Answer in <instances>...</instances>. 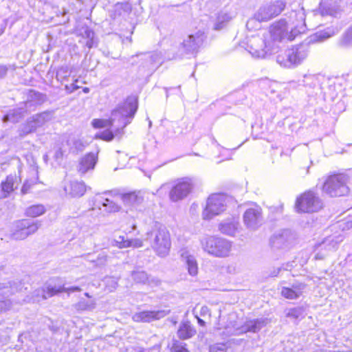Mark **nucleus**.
<instances>
[{
    "instance_id": "obj_1",
    "label": "nucleus",
    "mask_w": 352,
    "mask_h": 352,
    "mask_svg": "<svg viewBox=\"0 0 352 352\" xmlns=\"http://www.w3.org/2000/svg\"><path fill=\"white\" fill-rule=\"evenodd\" d=\"M307 29L305 10L303 8H299L289 13L288 21L284 19L274 23L266 36L275 50L276 43L293 41L297 35L305 33Z\"/></svg>"
},
{
    "instance_id": "obj_2",
    "label": "nucleus",
    "mask_w": 352,
    "mask_h": 352,
    "mask_svg": "<svg viewBox=\"0 0 352 352\" xmlns=\"http://www.w3.org/2000/svg\"><path fill=\"white\" fill-rule=\"evenodd\" d=\"M137 109V100L135 98L129 97L112 110L109 119L111 126L117 127L116 135L122 136L124 129L131 123Z\"/></svg>"
},
{
    "instance_id": "obj_3",
    "label": "nucleus",
    "mask_w": 352,
    "mask_h": 352,
    "mask_svg": "<svg viewBox=\"0 0 352 352\" xmlns=\"http://www.w3.org/2000/svg\"><path fill=\"white\" fill-rule=\"evenodd\" d=\"M146 235L150 239L151 248L158 256L163 257L168 254L171 245L170 236L164 226L155 223Z\"/></svg>"
},
{
    "instance_id": "obj_4",
    "label": "nucleus",
    "mask_w": 352,
    "mask_h": 352,
    "mask_svg": "<svg viewBox=\"0 0 352 352\" xmlns=\"http://www.w3.org/2000/svg\"><path fill=\"white\" fill-rule=\"evenodd\" d=\"M201 245L205 252L218 258L228 256L232 248V244L230 241L214 236L201 239Z\"/></svg>"
},
{
    "instance_id": "obj_5",
    "label": "nucleus",
    "mask_w": 352,
    "mask_h": 352,
    "mask_svg": "<svg viewBox=\"0 0 352 352\" xmlns=\"http://www.w3.org/2000/svg\"><path fill=\"white\" fill-rule=\"evenodd\" d=\"M349 177L342 173L329 176L322 186V191L332 197L348 195Z\"/></svg>"
},
{
    "instance_id": "obj_6",
    "label": "nucleus",
    "mask_w": 352,
    "mask_h": 352,
    "mask_svg": "<svg viewBox=\"0 0 352 352\" xmlns=\"http://www.w3.org/2000/svg\"><path fill=\"white\" fill-rule=\"evenodd\" d=\"M285 7V3L283 1H275L269 4L261 6L254 15V19L248 21L246 26L250 28L254 20L262 22L267 21L276 17L281 13Z\"/></svg>"
},
{
    "instance_id": "obj_7",
    "label": "nucleus",
    "mask_w": 352,
    "mask_h": 352,
    "mask_svg": "<svg viewBox=\"0 0 352 352\" xmlns=\"http://www.w3.org/2000/svg\"><path fill=\"white\" fill-rule=\"evenodd\" d=\"M247 50L255 58H264L274 51V45L266 36H252L248 41Z\"/></svg>"
},
{
    "instance_id": "obj_8",
    "label": "nucleus",
    "mask_w": 352,
    "mask_h": 352,
    "mask_svg": "<svg viewBox=\"0 0 352 352\" xmlns=\"http://www.w3.org/2000/svg\"><path fill=\"white\" fill-rule=\"evenodd\" d=\"M322 200L312 191H307L297 198L296 208L298 212H316L322 209Z\"/></svg>"
},
{
    "instance_id": "obj_9",
    "label": "nucleus",
    "mask_w": 352,
    "mask_h": 352,
    "mask_svg": "<svg viewBox=\"0 0 352 352\" xmlns=\"http://www.w3.org/2000/svg\"><path fill=\"white\" fill-rule=\"evenodd\" d=\"M41 222H30L28 219L18 220L13 223L11 238L14 240H23L30 235L34 234L40 228Z\"/></svg>"
},
{
    "instance_id": "obj_10",
    "label": "nucleus",
    "mask_w": 352,
    "mask_h": 352,
    "mask_svg": "<svg viewBox=\"0 0 352 352\" xmlns=\"http://www.w3.org/2000/svg\"><path fill=\"white\" fill-rule=\"evenodd\" d=\"M195 186V179L192 177H183L176 181L169 192L171 201L176 202L186 198Z\"/></svg>"
},
{
    "instance_id": "obj_11",
    "label": "nucleus",
    "mask_w": 352,
    "mask_h": 352,
    "mask_svg": "<svg viewBox=\"0 0 352 352\" xmlns=\"http://www.w3.org/2000/svg\"><path fill=\"white\" fill-rule=\"evenodd\" d=\"M226 197L221 194H213L207 200L206 206L203 211L204 219H210L219 214L226 209Z\"/></svg>"
},
{
    "instance_id": "obj_12",
    "label": "nucleus",
    "mask_w": 352,
    "mask_h": 352,
    "mask_svg": "<svg viewBox=\"0 0 352 352\" xmlns=\"http://www.w3.org/2000/svg\"><path fill=\"white\" fill-rule=\"evenodd\" d=\"M52 117L53 114L50 111H44L33 116L23 126L21 129L23 134L26 135L35 131L38 128L43 126L45 124L50 122Z\"/></svg>"
},
{
    "instance_id": "obj_13",
    "label": "nucleus",
    "mask_w": 352,
    "mask_h": 352,
    "mask_svg": "<svg viewBox=\"0 0 352 352\" xmlns=\"http://www.w3.org/2000/svg\"><path fill=\"white\" fill-rule=\"evenodd\" d=\"M262 221V210L258 206L254 205L245 211L243 223L247 228L255 230L261 225Z\"/></svg>"
},
{
    "instance_id": "obj_14",
    "label": "nucleus",
    "mask_w": 352,
    "mask_h": 352,
    "mask_svg": "<svg viewBox=\"0 0 352 352\" xmlns=\"http://www.w3.org/2000/svg\"><path fill=\"white\" fill-rule=\"evenodd\" d=\"M205 39L203 32L199 30L195 34H189L182 43V47L186 53H196Z\"/></svg>"
},
{
    "instance_id": "obj_15",
    "label": "nucleus",
    "mask_w": 352,
    "mask_h": 352,
    "mask_svg": "<svg viewBox=\"0 0 352 352\" xmlns=\"http://www.w3.org/2000/svg\"><path fill=\"white\" fill-rule=\"evenodd\" d=\"M182 261L184 263L188 273L192 277L197 276L199 272L198 263L195 256L188 248H182L179 252Z\"/></svg>"
},
{
    "instance_id": "obj_16",
    "label": "nucleus",
    "mask_w": 352,
    "mask_h": 352,
    "mask_svg": "<svg viewBox=\"0 0 352 352\" xmlns=\"http://www.w3.org/2000/svg\"><path fill=\"white\" fill-rule=\"evenodd\" d=\"M169 313L170 310L143 311L134 314L132 319L136 322H150L162 318Z\"/></svg>"
},
{
    "instance_id": "obj_17",
    "label": "nucleus",
    "mask_w": 352,
    "mask_h": 352,
    "mask_svg": "<svg viewBox=\"0 0 352 352\" xmlns=\"http://www.w3.org/2000/svg\"><path fill=\"white\" fill-rule=\"evenodd\" d=\"M146 192L143 190H135L121 194V200L125 206L136 208L141 205L145 197Z\"/></svg>"
},
{
    "instance_id": "obj_18",
    "label": "nucleus",
    "mask_w": 352,
    "mask_h": 352,
    "mask_svg": "<svg viewBox=\"0 0 352 352\" xmlns=\"http://www.w3.org/2000/svg\"><path fill=\"white\" fill-rule=\"evenodd\" d=\"M321 15L336 16L340 12V0H321L320 3Z\"/></svg>"
},
{
    "instance_id": "obj_19",
    "label": "nucleus",
    "mask_w": 352,
    "mask_h": 352,
    "mask_svg": "<svg viewBox=\"0 0 352 352\" xmlns=\"http://www.w3.org/2000/svg\"><path fill=\"white\" fill-rule=\"evenodd\" d=\"M294 239V234L289 230H285L274 234L271 239V243L275 248H282L292 243Z\"/></svg>"
},
{
    "instance_id": "obj_20",
    "label": "nucleus",
    "mask_w": 352,
    "mask_h": 352,
    "mask_svg": "<svg viewBox=\"0 0 352 352\" xmlns=\"http://www.w3.org/2000/svg\"><path fill=\"white\" fill-rule=\"evenodd\" d=\"M16 291V288L11 285L0 284V313L9 309L11 307V301L9 298Z\"/></svg>"
},
{
    "instance_id": "obj_21",
    "label": "nucleus",
    "mask_w": 352,
    "mask_h": 352,
    "mask_svg": "<svg viewBox=\"0 0 352 352\" xmlns=\"http://www.w3.org/2000/svg\"><path fill=\"white\" fill-rule=\"evenodd\" d=\"M266 324L267 320L263 318L248 320L245 322L244 326L241 328L236 329L234 330V333L241 334L248 331L255 333L265 327Z\"/></svg>"
},
{
    "instance_id": "obj_22",
    "label": "nucleus",
    "mask_w": 352,
    "mask_h": 352,
    "mask_svg": "<svg viewBox=\"0 0 352 352\" xmlns=\"http://www.w3.org/2000/svg\"><path fill=\"white\" fill-rule=\"evenodd\" d=\"M305 285L301 283H294L291 287H283L280 294L287 299L295 300L298 298L303 292Z\"/></svg>"
},
{
    "instance_id": "obj_23",
    "label": "nucleus",
    "mask_w": 352,
    "mask_h": 352,
    "mask_svg": "<svg viewBox=\"0 0 352 352\" xmlns=\"http://www.w3.org/2000/svg\"><path fill=\"white\" fill-rule=\"evenodd\" d=\"M98 160V155L94 153L85 155L79 162L78 170L81 174H85L90 170H93Z\"/></svg>"
},
{
    "instance_id": "obj_24",
    "label": "nucleus",
    "mask_w": 352,
    "mask_h": 352,
    "mask_svg": "<svg viewBox=\"0 0 352 352\" xmlns=\"http://www.w3.org/2000/svg\"><path fill=\"white\" fill-rule=\"evenodd\" d=\"M291 55L292 67L300 64L307 56V49L305 45L293 46L287 49Z\"/></svg>"
},
{
    "instance_id": "obj_25",
    "label": "nucleus",
    "mask_w": 352,
    "mask_h": 352,
    "mask_svg": "<svg viewBox=\"0 0 352 352\" xmlns=\"http://www.w3.org/2000/svg\"><path fill=\"white\" fill-rule=\"evenodd\" d=\"M239 227V221L234 218L225 220L219 225V231L226 235L234 236L238 232Z\"/></svg>"
},
{
    "instance_id": "obj_26",
    "label": "nucleus",
    "mask_w": 352,
    "mask_h": 352,
    "mask_svg": "<svg viewBox=\"0 0 352 352\" xmlns=\"http://www.w3.org/2000/svg\"><path fill=\"white\" fill-rule=\"evenodd\" d=\"M64 190L66 193L72 197H81L86 192V186L83 182L72 181L65 186Z\"/></svg>"
},
{
    "instance_id": "obj_27",
    "label": "nucleus",
    "mask_w": 352,
    "mask_h": 352,
    "mask_svg": "<svg viewBox=\"0 0 352 352\" xmlns=\"http://www.w3.org/2000/svg\"><path fill=\"white\" fill-rule=\"evenodd\" d=\"M195 333L196 330L188 322L182 323L177 330V336L182 340L189 339Z\"/></svg>"
},
{
    "instance_id": "obj_28",
    "label": "nucleus",
    "mask_w": 352,
    "mask_h": 352,
    "mask_svg": "<svg viewBox=\"0 0 352 352\" xmlns=\"http://www.w3.org/2000/svg\"><path fill=\"white\" fill-rule=\"evenodd\" d=\"M14 177L8 176L4 182H2L0 186V199L6 198L14 190Z\"/></svg>"
},
{
    "instance_id": "obj_29",
    "label": "nucleus",
    "mask_w": 352,
    "mask_h": 352,
    "mask_svg": "<svg viewBox=\"0 0 352 352\" xmlns=\"http://www.w3.org/2000/svg\"><path fill=\"white\" fill-rule=\"evenodd\" d=\"M337 45L341 48L352 47V25L348 28L338 41Z\"/></svg>"
},
{
    "instance_id": "obj_30",
    "label": "nucleus",
    "mask_w": 352,
    "mask_h": 352,
    "mask_svg": "<svg viewBox=\"0 0 352 352\" xmlns=\"http://www.w3.org/2000/svg\"><path fill=\"white\" fill-rule=\"evenodd\" d=\"M96 307L95 300H86L85 299L80 300L78 302L73 305V307L78 312L91 311Z\"/></svg>"
},
{
    "instance_id": "obj_31",
    "label": "nucleus",
    "mask_w": 352,
    "mask_h": 352,
    "mask_svg": "<svg viewBox=\"0 0 352 352\" xmlns=\"http://www.w3.org/2000/svg\"><path fill=\"white\" fill-rule=\"evenodd\" d=\"M232 16L227 13L221 12H220L216 19L214 24V30H220L225 27V25L232 19Z\"/></svg>"
},
{
    "instance_id": "obj_32",
    "label": "nucleus",
    "mask_w": 352,
    "mask_h": 352,
    "mask_svg": "<svg viewBox=\"0 0 352 352\" xmlns=\"http://www.w3.org/2000/svg\"><path fill=\"white\" fill-rule=\"evenodd\" d=\"M45 211L46 210L43 205L36 204L27 208L25 212V214L27 217L34 218L43 214Z\"/></svg>"
},
{
    "instance_id": "obj_33",
    "label": "nucleus",
    "mask_w": 352,
    "mask_h": 352,
    "mask_svg": "<svg viewBox=\"0 0 352 352\" xmlns=\"http://www.w3.org/2000/svg\"><path fill=\"white\" fill-rule=\"evenodd\" d=\"M276 61L280 66L283 67L290 68L292 67L291 55L289 54L288 50L278 54L276 57Z\"/></svg>"
},
{
    "instance_id": "obj_34",
    "label": "nucleus",
    "mask_w": 352,
    "mask_h": 352,
    "mask_svg": "<svg viewBox=\"0 0 352 352\" xmlns=\"http://www.w3.org/2000/svg\"><path fill=\"white\" fill-rule=\"evenodd\" d=\"M336 34V32L332 28H327L322 31L317 32L313 36V40L316 41H322L327 38H330Z\"/></svg>"
},
{
    "instance_id": "obj_35",
    "label": "nucleus",
    "mask_w": 352,
    "mask_h": 352,
    "mask_svg": "<svg viewBox=\"0 0 352 352\" xmlns=\"http://www.w3.org/2000/svg\"><path fill=\"white\" fill-rule=\"evenodd\" d=\"M104 210L109 213L118 212L120 211L122 207L116 202L106 198L102 204Z\"/></svg>"
},
{
    "instance_id": "obj_36",
    "label": "nucleus",
    "mask_w": 352,
    "mask_h": 352,
    "mask_svg": "<svg viewBox=\"0 0 352 352\" xmlns=\"http://www.w3.org/2000/svg\"><path fill=\"white\" fill-rule=\"evenodd\" d=\"M47 299V296L46 294V290L44 287L38 288L35 289L30 299H28V301H32L33 302H38L43 300Z\"/></svg>"
},
{
    "instance_id": "obj_37",
    "label": "nucleus",
    "mask_w": 352,
    "mask_h": 352,
    "mask_svg": "<svg viewBox=\"0 0 352 352\" xmlns=\"http://www.w3.org/2000/svg\"><path fill=\"white\" fill-rule=\"evenodd\" d=\"M186 344L177 340H173L170 346V352H189Z\"/></svg>"
},
{
    "instance_id": "obj_38",
    "label": "nucleus",
    "mask_w": 352,
    "mask_h": 352,
    "mask_svg": "<svg viewBox=\"0 0 352 352\" xmlns=\"http://www.w3.org/2000/svg\"><path fill=\"white\" fill-rule=\"evenodd\" d=\"M44 288L46 290V294H47V298L52 297L58 293L63 292V290H65L64 286L56 287V286H53L51 285H47Z\"/></svg>"
},
{
    "instance_id": "obj_39",
    "label": "nucleus",
    "mask_w": 352,
    "mask_h": 352,
    "mask_svg": "<svg viewBox=\"0 0 352 352\" xmlns=\"http://www.w3.org/2000/svg\"><path fill=\"white\" fill-rule=\"evenodd\" d=\"M128 243V239H125L124 236H118L111 241L113 246L117 247L120 249L127 248L126 244Z\"/></svg>"
},
{
    "instance_id": "obj_40",
    "label": "nucleus",
    "mask_w": 352,
    "mask_h": 352,
    "mask_svg": "<svg viewBox=\"0 0 352 352\" xmlns=\"http://www.w3.org/2000/svg\"><path fill=\"white\" fill-rule=\"evenodd\" d=\"M131 275L133 280L138 283H145L148 280L146 273L143 271L133 272Z\"/></svg>"
},
{
    "instance_id": "obj_41",
    "label": "nucleus",
    "mask_w": 352,
    "mask_h": 352,
    "mask_svg": "<svg viewBox=\"0 0 352 352\" xmlns=\"http://www.w3.org/2000/svg\"><path fill=\"white\" fill-rule=\"evenodd\" d=\"M304 314V309L302 307H295L288 310L286 316L289 318L298 319Z\"/></svg>"
},
{
    "instance_id": "obj_42",
    "label": "nucleus",
    "mask_w": 352,
    "mask_h": 352,
    "mask_svg": "<svg viewBox=\"0 0 352 352\" xmlns=\"http://www.w3.org/2000/svg\"><path fill=\"white\" fill-rule=\"evenodd\" d=\"M91 124L96 129L111 126L110 119H94Z\"/></svg>"
},
{
    "instance_id": "obj_43",
    "label": "nucleus",
    "mask_w": 352,
    "mask_h": 352,
    "mask_svg": "<svg viewBox=\"0 0 352 352\" xmlns=\"http://www.w3.org/2000/svg\"><path fill=\"white\" fill-rule=\"evenodd\" d=\"M23 116V115L21 113V112H19L17 110H14L12 113H10L3 117V121H12L15 122H17L19 119L21 118Z\"/></svg>"
},
{
    "instance_id": "obj_44",
    "label": "nucleus",
    "mask_w": 352,
    "mask_h": 352,
    "mask_svg": "<svg viewBox=\"0 0 352 352\" xmlns=\"http://www.w3.org/2000/svg\"><path fill=\"white\" fill-rule=\"evenodd\" d=\"M210 352H232L226 344L219 343L210 346Z\"/></svg>"
},
{
    "instance_id": "obj_45",
    "label": "nucleus",
    "mask_w": 352,
    "mask_h": 352,
    "mask_svg": "<svg viewBox=\"0 0 352 352\" xmlns=\"http://www.w3.org/2000/svg\"><path fill=\"white\" fill-rule=\"evenodd\" d=\"M85 35L86 36L87 41H86V46L89 48H91L94 45V32L89 29L85 31Z\"/></svg>"
},
{
    "instance_id": "obj_46",
    "label": "nucleus",
    "mask_w": 352,
    "mask_h": 352,
    "mask_svg": "<svg viewBox=\"0 0 352 352\" xmlns=\"http://www.w3.org/2000/svg\"><path fill=\"white\" fill-rule=\"evenodd\" d=\"M128 248H139L143 246V241L140 239H128V243L126 244Z\"/></svg>"
},
{
    "instance_id": "obj_47",
    "label": "nucleus",
    "mask_w": 352,
    "mask_h": 352,
    "mask_svg": "<svg viewBox=\"0 0 352 352\" xmlns=\"http://www.w3.org/2000/svg\"><path fill=\"white\" fill-rule=\"evenodd\" d=\"M116 134V131H115V133H113L112 131H111L109 130H106V131H102L100 134L99 136H100V138L103 140L111 141L113 139L114 136H117ZM119 136L121 137L120 135H119Z\"/></svg>"
},
{
    "instance_id": "obj_48",
    "label": "nucleus",
    "mask_w": 352,
    "mask_h": 352,
    "mask_svg": "<svg viewBox=\"0 0 352 352\" xmlns=\"http://www.w3.org/2000/svg\"><path fill=\"white\" fill-rule=\"evenodd\" d=\"M118 286V281L114 278H108L106 280V287L109 292L114 291Z\"/></svg>"
},
{
    "instance_id": "obj_49",
    "label": "nucleus",
    "mask_w": 352,
    "mask_h": 352,
    "mask_svg": "<svg viewBox=\"0 0 352 352\" xmlns=\"http://www.w3.org/2000/svg\"><path fill=\"white\" fill-rule=\"evenodd\" d=\"M108 255L104 252L98 254V258L94 262L96 263V265L102 266L104 265L107 261H108Z\"/></svg>"
},
{
    "instance_id": "obj_50",
    "label": "nucleus",
    "mask_w": 352,
    "mask_h": 352,
    "mask_svg": "<svg viewBox=\"0 0 352 352\" xmlns=\"http://www.w3.org/2000/svg\"><path fill=\"white\" fill-rule=\"evenodd\" d=\"M77 81H78V80H76L74 83H72L69 85H66L65 86V89L66 90V91L67 93L71 94V93L74 92L75 90H77L78 89H79V87L76 84V82Z\"/></svg>"
},
{
    "instance_id": "obj_51",
    "label": "nucleus",
    "mask_w": 352,
    "mask_h": 352,
    "mask_svg": "<svg viewBox=\"0 0 352 352\" xmlns=\"http://www.w3.org/2000/svg\"><path fill=\"white\" fill-rule=\"evenodd\" d=\"M63 155H64V152L62 150V148L60 147H57L56 148L54 157L55 158V160L56 161H60L63 159Z\"/></svg>"
},
{
    "instance_id": "obj_52",
    "label": "nucleus",
    "mask_w": 352,
    "mask_h": 352,
    "mask_svg": "<svg viewBox=\"0 0 352 352\" xmlns=\"http://www.w3.org/2000/svg\"><path fill=\"white\" fill-rule=\"evenodd\" d=\"M30 96L32 98L34 97V98L36 100H37L38 102H39V103L43 102L45 100L44 95H43L38 92L31 91Z\"/></svg>"
},
{
    "instance_id": "obj_53",
    "label": "nucleus",
    "mask_w": 352,
    "mask_h": 352,
    "mask_svg": "<svg viewBox=\"0 0 352 352\" xmlns=\"http://www.w3.org/2000/svg\"><path fill=\"white\" fill-rule=\"evenodd\" d=\"M74 145L78 151H81L84 149L85 145L81 140H76Z\"/></svg>"
},
{
    "instance_id": "obj_54",
    "label": "nucleus",
    "mask_w": 352,
    "mask_h": 352,
    "mask_svg": "<svg viewBox=\"0 0 352 352\" xmlns=\"http://www.w3.org/2000/svg\"><path fill=\"white\" fill-rule=\"evenodd\" d=\"M64 289L65 290H63V292H67V293L81 291V288L79 287H77V286L71 287H64Z\"/></svg>"
},
{
    "instance_id": "obj_55",
    "label": "nucleus",
    "mask_w": 352,
    "mask_h": 352,
    "mask_svg": "<svg viewBox=\"0 0 352 352\" xmlns=\"http://www.w3.org/2000/svg\"><path fill=\"white\" fill-rule=\"evenodd\" d=\"M104 194L109 195L112 197L120 196L121 197L122 193L120 192L119 190L115 189V190H110L108 192H105Z\"/></svg>"
},
{
    "instance_id": "obj_56",
    "label": "nucleus",
    "mask_w": 352,
    "mask_h": 352,
    "mask_svg": "<svg viewBox=\"0 0 352 352\" xmlns=\"http://www.w3.org/2000/svg\"><path fill=\"white\" fill-rule=\"evenodd\" d=\"M8 72V67L5 65H0V78H3Z\"/></svg>"
},
{
    "instance_id": "obj_57",
    "label": "nucleus",
    "mask_w": 352,
    "mask_h": 352,
    "mask_svg": "<svg viewBox=\"0 0 352 352\" xmlns=\"http://www.w3.org/2000/svg\"><path fill=\"white\" fill-rule=\"evenodd\" d=\"M30 185L28 182H25L21 188V192L23 194H26L28 192V190L30 189Z\"/></svg>"
},
{
    "instance_id": "obj_58",
    "label": "nucleus",
    "mask_w": 352,
    "mask_h": 352,
    "mask_svg": "<svg viewBox=\"0 0 352 352\" xmlns=\"http://www.w3.org/2000/svg\"><path fill=\"white\" fill-rule=\"evenodd\" d=\"M305 79L307 80H316V77L314 75H306L304 76Z\"/></svg>"
},
{
    "instance_id": "obj_59",
    "label": "nucleus",
    "mask_w": 352,
    "mask_h": 352,
    "mask_svg": "<svg viewBox=\"0 0 352 352\" xmlns=\"http://www.w3.org/2000/svg\"><path fill=\"white\" fill-rule=\"evenodd\" d=\"M280 270V268H277L276 270H274L271 274H270V276H277V275L278 274Z\"/></svg>"
},
{
    "instance_id": "obj_60",
    "label": "nucleus",
    "mask_w": 352,
    "mask_h": 352,
    "mask_svg": "<svg viewBox=\"0 0 352 352\" xmlns=\"http://www.w3.org/2000/svg\"><path fill=\"white\" fill-rule=\"evenodd\" d=\"M196 318H197V322L199 325L203 326V327L205 326L206 322L202 319L199 318L197 316Z\"/></svg>"
},
{
    "instance_id": "obj_61",
    "label": "nucleus",
    "mask_w": 352,
    "mask_h": 352,
    "mask_svg": "<svg viewBox=\"0 0 352 352\" xmlns=\"http://www.w3.org/2000/svg\"><path fill=\"white\" fill-rule=\"evenodd\" d=\"M336 249V243H333L332 245H330L328 250H335Z\"/></svg>"
},
{
    "instance_id": "obj_62",
    "label": "nucleus",
    "mask_w": 352,
    "mask_h": 352,
    "mask_svg": "<svg viewBox=\"0 0 352 352\" xmlns=\"http://www.w3.org/2000/svg\"><path fill=\"white\" fill-rule=\"evenodd\" d=\"M327 352H352V350H348V351H329Z\"/></svg>"
},
{
    "instance_id": "obj_63",
    "label": "nucleus",
    "mask_w": 352,
    "mask_h": 352,
    "mask_svg": "<svg viewBox=\"0 0 352 352\" xmlns=\"http://www.w3.org/2000/svg\"><path fill=\"white\" fill-rule=\"evenodd\" d=\"M316 259H322V258H323V256H321V255L318 253V254H317L316 255Z\"/></svg>"
},
{
    "instance_id": "obj_64",
    "label": "nucleus",
    "mask_w": 352,
    "mask_h": 352,
    "mask_svg": "<svg viewBox=\"0 0 352 352\" xmlns=\"http://www.w3.org/2000/svg\"><path fill=\"white\" fill-rule=\"evenodd\" d=\"M207 311H208V307H203L201 308V311H202V312H204V313H205V312H206Z\"/></svg>"
}]
</instances>
